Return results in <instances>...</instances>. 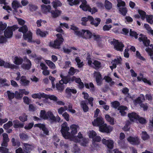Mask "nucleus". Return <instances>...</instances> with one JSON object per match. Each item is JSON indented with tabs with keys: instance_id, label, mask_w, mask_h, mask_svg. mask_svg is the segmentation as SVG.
Returning <instances> with one entry per match:
<instances>
[{
	"instance_id": "1",
	"label": "nucleus",
	"mask_w": 153,
	"mask_h": 153,
	"mask_svg": "<svg viewBox=\"0 0 153 153\" xmlns=\"http://www.w3.org/2000/svg\"><path fill=\"white\" fill-rule=\"evenodd\" d=\"M79 128V126L76 125H72L70 126V129L71 130V136L70 137L68 135V138H70L71 140L74 142L77 143H79L82 146H85L88 143V139L82 137V134L80 132L78 134L77 137L74 136L77 132V130ZM69 130V128L68 127V131Z\"/></svg>"
},
{
	"instance_id": "2",
	"label": "nucleus",
	"mask_w": 153,
	"mask_h": 153,
	"mask_svg": "<svg viewBox=\"0 0 153 153\" xmlns=\"http://www.w3.org/2000/svg\"><path fill=\"white\" fill-rule=\"evenodd\" d=\"M68 1L69 2V4L71 6L81 3L79 6L80 8L84 11L88 10L92 14L94 13L97 11V9L95 7L91 8L87 4V1L85 0H68Z\"/></svg>"
},
{
	"instance_id": "3",
	"label": "nucleus",
	"mask_w": 153,
	"mask_h": 153,
	"mask_svg": "<svg viewBox=\"0 0 153 153\" xmlns=\"http://www.w3.org/2000/svg\"><path fill=\"white\" fill-rule=\"evenodd\" d=\"M71 29L74 31L76 35L78 36H83L86 39L92 38V33L88 30H82L81 31H79L78 28L74 25L71 26Z\"/></svg>"
},
{
	"instance_id": "4",
	"label": "nucleus",
	"mask_w": 153,
	"mask_h": 153,
	"mask_svg": "<svg viewBox=\"0 0 153 153\" xmlns=\"http://www.w3.org/2000/svg\"><path fill=\"white\" fill-rule=\"evenodd\" d=\"M104 123L103 119L101 117L97 118L92 122L93 125L94 126H98L99 131L102 132H105L107 126V124Z\"/></svg>"
},
{
	"instance_id": "5",
	"label": "nucleus",
	"mask_w": 153,
	"mask_h": 153,
	"mask_svg": "<svg viewBox=\"0 0 153 153\" xmlns=\"http://www.w3.org/2000/svg\"><path fill=\"white\" fill-rule=\"evenodd\" d=\"M62 79L59 81V82L56 84V87L57 89L59 91H63L64 89V84H67V77L64 76L62 74L60 75Z\"/></svg>"
},
{
	"instance_id": "6",
	"label": "nucleus",
	"mask_w": 153,
	"mask_h": 153,
	"mask_svg": "<svg viewBox=\"0 0 153 153\" xmlns=\"http://www.w3.org/2000/svg\"><path fill=\"white\" fill-rule=\"evenodd\" d=\"M57 38L54 42H51L50 43L51 46L54 48H59L61 44L63 41L62 38V33H59L56 34Z\"/></svg>"
},
{
	"instance_id": "7",
	"label": "nucleus",
	"mask_w": 153,
	"mask_h": 153,
	"mask_svg": "<svg viewBox=\"0 0 153 153\" xmlns=\"http://www.w3.org/2000/svg\"><path fill=\"white\" fill-rule=\"evenodd\" d=\"M122 59L120 56H117L114 60H112L109 62L110 68L112 71L115 68L117 65H120L122 63Z\"/></svg>"
},
{
	"instance_id": "8",
	"label": "nucleus",
	"mask_w": 153,
	"mask_h": 153,
	"mask_svg": "<svg viewBox=\"0 0 153 153\" xmlns=\"http://www.w3.org/2000/svg\"><path fill=\"white\" fill-rule=\"evenodd\" d=\"M111 44L114 45V48L115 50L120 51H123V48L124 47V45L122 42L113 39V41L111 42Z\"/></svg>"
},
{
	"instance_id": "9",
	"label": "nucleus",
	"mask_w": 153,
	"mask_h": 153,
	"mask_svg": "<svg viewBox=\"0 0 153 153\" xmlns=\"http://www.w3.org/2000/svg\"><path fill=\"white\" fill-rule=\"evenodd\" d=\"M117 6L119 7V10L120 13L123 16L126 15L127 10L125 7H123L125 5V2L121 0H117Z\"/></svg>"
},
{
	"instance_id": "10",
	"label": "nucleus",
	"mask_w": 153,
	"mask_h": 153,
	"mask_svg": "<svg viewBox=\"0 0 153 153\" xmlns=\"http://www.w3.org/2000/svg\"><path fill=\"white\" fill-rule=\"evenodd\" d=\"M75 81L76 83L79 84V87L80 89L84 87V84L80 78H77L74 76L71 77H68V83L71 82H72Z\"/></svg>"
},
{
	"instance_id": "11",
	"label": "nucleus",
	"mask_w": 153,
	"mask_h": 153,
	"mask_svg": "<svg viewBox=\"0 0 153 153\" xmlns=\"http://www.w3.org/2000/svg\"><path fill=\"white\" fill-rule=\"evenodd\" d=\"M102 143L106 146L108 149H112L113 148L114 141L112 140L109 139L108 137L102 139Z\"/></svg>"
},
{
	"instance_id": "12",
	"label": "nucleus",
	"mask_w": 153,
	"mask_h": 153,
	"mask_svg": "<svg viewBox=\"0 0 153 153\" xmlns=\"http://www.w3.org/2000/svg\"><path fill=\"white\" fill-rule=\"evenodd\" d=\"M128 141L132 145H137L140 143V140L137 137L130 136L127 138Z\"/></svg>"
},
{
	"instance_id": "13",
	"label": "nucleus",
	"mask_w": 153,
	"mask_h": 153,
	"mask_svg": "<svg viewBox=\"0 0 153 153\" xmlns=\"http://www.w3.org/2000/svg\"><path fill=\"white\" fill-rule=\"evenodd\" d=\"M23 59L25 62L27 63L22 64L21 66L22 68L26 70L29 69L31 66V62L26 56L24 57Z\"/></svg>"
},
{
	"instance_id": "14",
	"label": "nucleus",
	"mask_w": 153,
	"mask_h": 153,
	"mask_svg": "<svg viewBox=\"0 0 153 153\" xmlns=\"http://www.w3.org/2000/svg\"><path fill=\"white\" fill-rule=\"evenodd\" d=\"M14 30L13 27H8L4 31V35L7 38L11 37L13 35V31Z\"/></svg>"
},
{
	"instance_id": "15",
	"label": "nucleus",
	"mask_w": 153,
	"mask_h": 153,
	"mask_svg": "<svg viewBox=\"0 0 153 153\" xmlns=\"http://www.w3.org/2000/svg\"><path fill=\"white\" fill-rule=\"evenodd\" d=\"M2 142L1 144V147H5L8 145V143L9 141V139L7 134L4 133L2 134Z\"/></svg>"
},
{
	"instance_id": "16",
	"label": "nucleus",
	"mask_w": 153,
	"mask_h": 153,
	"mask_svg": "<svg viewBox=\"0 0 153 153\" xmlns=\"http://www.w3.org/2000/svg\"><path fill=\"white\" fill-rule=\"evenodd\" d=\"M88 63L89 65L90 66L93 67L94 66L95 68H99L101 67L100 62L97 60H95L92 62L90 59H89L88 60Z\"/></svg>"
},
{
	"instance_id": "17",
	"label": "nucleus",
	"mask_w": 153,
	"mask_h": 153,
	"mask_svg": "<svg viewBox=\"0 0 153 153\" xmlns=\"http://www.w3.org/2000/svg\"><path fill=\"white\" fill-rule=\"evenodd\" d=\"M61 132L63 136L65 139H67V124L65 122L62 125Z\"/></svg>"
},
{
	"instance_id": "18",
	"label": "nucleus",
	"mask_w": 153,
	"mask_h": 153,
	"mask_svg": "<svg viewBox=\"0 0 153 153\" xmlns=\"http://www.w3.org/2000/svg\"><path fill=\"white\" fill-rule=\"evenodd\" d=\"M89 17L91 25H94L95 27H97L100 24L101 19L99 18H96L94 19L91 16H89Z\"/></svg>"
},
{
	"instance_id": "19",
	"label": "nucleus",
	"mask_w": 153,
	"mask_h": 153,
	"mask_svg": "<svg viewBox=\"0 0 153 153\" xmlns=\"http://www.w3.org/2000/svg\"><path fill=\"white\" fill-rule=\"evenodd\" d=\"M140 37L139 38V39L140 41H142L144 45L146 46L149 45L150 41L148 39L147 37L146 36L140 34Z\"/></svg>"
},
{
	"instance_id": "20",
	"label": "nucleus",
	"mask_w": 153,
	"mask_h": 153,
	"mask_svg": "<svg viewBox=\"0 0 153 153\" xmlns=\"http://www.w3.org/2000/svg\"><path fill=\"white\" fill-rule=\"evenodd\" d=\"M128 116L130 120L132 122H137L139 116L136 113L132 112L128 114Z\"/></svg>"
},
{
	"instance_id": "21",
	"label": "nucleus",
	"mask_w": 153,
	"mask_h": 153,
	"mask_svg": "<svg viewBox=\"0 0 153 153\" xmlns=\"http://www.w3.org/2000/svg\"><path fill=\"white\" fill-rule=\"evenodd\" d=\"M33 148V146L31 144L26 143H23V149L25 151V153L30 152Z\"/></svg>"
},
{
	"instance_id": "22",
	"label": "nucleus",
	"mask_w": 153,
	"mask_h": 153,
	"mask_svg": "<svg viewBox=\"0 0 153 153\" xmlns=\"http://www.w3.org/2000/svg\"><path fill=\"white\" fill-rule=\"evenodd\" d=\"M94 76L96 78L97 84L98 85H100L102 82L101 76L100 73L95 72L94 74Z\"/></svg>"
},
{
	"instance_id": "23",
	"label": "nucleus",
	"mask_w": 153,
	"mask_h": 153,
	"mask_svg": "<svg viewBox=\"0 0 153 153\" xmlns=\"http://www.w3.org/2000/svg\"><path fill=\"white\" fill-rule=\"evenodd\" d=\"M82 94L83 95V97L84 99L88 100L89 103L91 105V107H92L93 106V101L94 100L93 98L92 97L88 98L89 95L87 93L85 92H83Z\"/></svg>"
},
{
	"instance_id": "24",
	"label": "nucleus",
	"mask_w": 153,
	"mask_h": 153,
	"mask_svg": "<svg viewBox=\"0 0 153 153\" xmlns=\"http://www.w3.org/2000/svg\"><path fill=\"white\" fill-rule=\"evenodd\" d=\"M2 66L6 68H10L13 69H16L17 68V66L16 65L11 64L10 62H5L4 61V64H3Z\"/></svg>"
},
{
	"instance_id": "25",
	"label": "nucleus",
	"mask_w": 153,
	"mask_h": 153,
	"mask_svg": "<svg viewBox=\"0 0 153 153\" xmlns=\"http://www.w3.org/2000/svg\"><path fill=\"white\" fill-rule=\"evenodd\" d=\"M34 126L39 127L40 129H42L44 133L46 135H48V129L45 127V126L43 124H36Z\"/></svg>"
},
{
	"instance_id": "26",
	"label": "nucleus",
	"mask_w": 153,
	"mask_h": 153,
	"mask_svg": "<svg viewBox=\"0 0 153 153\" xmlns=\"http://www.w3.org/2000/svg\"><path fill=\"white\" fill-rule=\"evenodd\" d=\"M23 59L20 57L16 56L14 59L13 63L16 65H21L23 61Z\"/></svg>"
},
{
	"instance_id": "27",
	"label": "nucleus",
	"mask_w": 153,
	"mask_h": 153,
	"mask_svg": "<svg viewBox=\"0 0 153 153\" xmlns=\"http://www.w3.org/2000/svg\"><path fill=\"white\" fill-rule=\"evenodd\" d=\"M32 33L30 32H28L27 33H24L23 37L25 40H28V42H31L32 39Z\"/></svg>"
},
{
	"instance_id": "28",
	"label": "nucleus",
	"mask_w": 153,
	"mask_h": 153,
	"mask_svg": "<svg viewBox=\"0 0 153 153\" xmlns=\"http://www.w3.org/2000/svg\"><path fill=\"white\" fill-rule=\"evenodd\" d=\"M145 98L143 94H141L139 97L134 101V102L135 105L140 103L141 102L144 101Z\"/></svg>"
},
{
	"instance_id": "29",
	"label": "nucleus",
	"mask_w": 153,
	"mask_h": 153,
	"mask_svg": "<svg viewBox=\"0 0 153 153\" xmlns=\"http://www.w3.org/2000/svg\"><path fill=\"white\" fill-rule=\"evenodd\" d=\"M4 95L7 96L9 100H11L15 97V94L10 91H7L4 93Z\"/></svg>"
},
{
	"instance_id": "30",
	"label": "nucleus",
	"mask_w": 153,
	"mask_h": 153,
	"mask_svg": "<svg viewBox=\"0 0 153 153\" xmlns=\"http://www.w3.org/2000/svg\"><path fill=\"white\" fill-rule=\"evenodd\" d=\"M13 8L14 10L16 12V9L19 7H22L19 3L16 0H14L12 4Z\"/></svg>"
},
{
	"instance_id": "31",
	"label": "nucleus",
	"mask_w": 153,
	"mask_h": 153,
	"mask_svg": "<svg viewBox=\"0 0 153 153\" xmlns=\"http://www.w3.org/2000/svg\"><path fill=\"white\" fill-rule=\"evenodd\" d=\"M127 110V107L123 106H120L118 108V110L119 111V112L122 116H124L126 114V113L125 111Z\"/></svg>"
},
{
	"instance_id": "32",
	"label": "nucleus",
	"mask_w": 153,
	"mask_h": 153,
	"mask_svg": "<svg viewBox=\"0 0 153 153\" xmlns=\"http://www.w3.org/2000/svg\"><path fill=\"white\" fill-rule=\"evenodd\" d=\"M14 127L15 128H22L24 126V124L21 123L18 120H15L13 121Z\"/></svg>"
},
{
	"instance_id": "33",
	"label": "nucleus",
	"mask_w": 153,
	"mask_h": 153,
	"mask_svg": "<svg viewBox=\"0 0 153 153\" xmlns=\"http://www.w3.org/2000/svg\"><path fill=\"white\" fill-rule=\"evenodd\" d=\"M20 79V83L22 85L26 86L29 84V81L26 79L25 76H22Z\"/></svg>"
},
{
	"instance_id": "34",
	"label": "nucleus",
	"mask_w": 153,
	"mask_h": 153,
	"mask_svg": "<svg viewBox=\"0 0 153 153\" xmlns=\"http://www.w3.org/2000/svg\"><path fill=\"white\" fill-rule=\"evenodd\" d=\"M36 33L37 35H39L42 37H45L48 34L47 31H42L39 29H37L36 30Z\"/></svg>"
},
{
	"instance_id": "35",
	"label": "nucleus",
	"mask_w": 153,
	"mask_h": 153,
	"mask_svg": "<svg viewBox=\"0 0 153 153\" xmlns=\"http://www.w3.org/2000/svg\"><path fill=\"white\" fill-rule=\"evenodd\" d=\"M41 7L42 11L45 13L50 12L51 9V7L50 5L43 4L41 5Z\"/></svg>"
},
{
	"instance_id": "36",
	"label": "nucleus",
	"mask_w": 153,
	"mask_h": 153,
	"mask_svg": "<svg viewBox=\"0 0 153 153\" xmlns=\"http://www.w3.org/2000/svg\"><path fill=\"white\" fill-rule=\"evenodd\" d=\"M46 94L44 93H39L37 94H34L32 95V97L34 98L40 99L42 97L45 98Z\"/></svg>"
},
{
	"instance_id": "37",
	"label": "nucleus",
	"mask_w": 153,
	"mask_h": 153,
	"mask_svg": "<svg viewBox=\"0 0 153 153\" xmlns=\"http://www.w3.org/2000/svg\"><path fill=\"white\" fill-rule=\"evenodd\" d=\"M87 134L90 138L93 139L97 135V133L94 130H89L87 132Z\"/></svg>"
},
{
	"instance_id": "38",
	"label": "nucleus",
	"mask_w": 153,
	"mask_h": 153,
	"mask_svg": "<svg viewBox=\"0 0 153 153\" xmlns=\"http://www.w3.org/2000/svg\"><path fill=\"white\" fill-rule=\"evenodd\" d=\"M51 13L52 16L54 18H56L60 15L61 11L58 10H56L55 11H51Z\"/></svg>"
},
{
	"instance_id": "39",
	"label": "nucleus",
	"mask_w": 153,
	"mask_h": 153,
	"mask_svg": "<svg viewBox=\"0 0 153 153\" xmlns=\"http://www.w3.org/2000/svg\"><path fill=\"white\" fill-rule=\"evenodd\" d=\"M80 105L84 112H86L88 111L89 109L88 107L87 106L85 101H82L81 102Z\"/></svg>"
},
{
	"instance_id": "40",
	"label": "nucleus",
	"mask_w": 153,
	"mask_h": 153,
	"mask_svg": "<svg viewBox=\"0 0 153 153\" xmlns=\"http://www.w3.org/2000/svg\"><path fill=\"white\" fill-rule=\"evenodd\" d=\"M106 120L110 123L111 124L114 125V119L111 117L108 114H106L105 117Z\"/></svg>"
},
{
	"instance_id": "41",
	"label": "nucleus",
	"mask_w": 153,
	"mask_h": 153,
	"mask_svg": "<svg viewBox=\"0 0 153 153\" xmlns=\"http://www.w3.org/2000/svg\"><path fill=\"white\" fill-rule=\"evenodd\" d=\"M11 142L12 146H14L19 147L20 145L19 141L18 140H16L14 138L12 139Z\"/></svg>"
},
{
	"instance_id": "42",
	"label": "nucleus",
	"mask_w": 153,
	"mask_h": 153,
	"mask_svg": "<svg viewBox=\"0 0 153 153\" xmlns=\"http://www.w3.org/2000/svg\"><path fill=\"white\" fill-rule=\"evenodd\" d=\"M144 26L147 31V33H148L153 36V30L152 29L149 25L147 24H145Z\"/></svg>"
},
{
	"instance_id": "43",
	"label": "nucleus",
	"mask_w": 153,
	"mask_h": 153,
	"mask_svg": "<svg viewBox=\"0 0 153 153\" xmlns=\"http://www.w3.org/2000/svg\"><path fill=\"white\" fill-rule=\"evenodd\" d=\"M45 62L48 66L51 68L53 69L56 68V66L55 64L51 61L50 60H46Z\"/></svg>"
},
{
	"instance_id": "44",
	"label": "nucleus",
	"mask_w": 153,
	"mask_h": 153,
	"mask_svg": "<svg viewBox=\"0 0 153 153\" xmlns=\"http://www.w3.org/2000/svg\"><path fill=\"white\" fill-rule=\"evenodd\" d=\"M141 138L144 140H148L149 138V136L146 131H142L140 134Z\"/></svg>"
},
{
	"instance_id": "45",
	"label": "nucleus",
	"mask_w": 153,
	"mask_h": 153,
	"mask_svg": "<svg viewBox=\"0 0 153 153\" xmlns=\"http://www.w3.org/2000/svg\"><path fill=\"white\" fill-rule=\"evenodd\" d=\"M85 87L88 89H90L91 91H94L95 90L94 86L92 82H90L89 84L85 83Z\"/></svg>"
},
{
	"instance_id": "46",
	"label": "nucleus",
	"mask_w": 153,
	"mask_h": 153,
	"mask_svg": "<svg viewBox=\"0 0 153 153\" xmlns=\"http://www.w3.org/2000/svg\"><path fill=\"white\" fill-rule=\"evenodd\" d=\"M90 16L87 17H83L81 19V24L82 25L84 26L87 25V22L89 20V17Z\"/></svg>"
},
{
	"instance_id": "47",
	"label": "nucleus",
	"mask_w": 153,
	"mask_h": 153,
	"mask_svg": "<svg viewBox=\"0 0 153 153\" xmlns=\"http://www.w3.org/2000/svg\"><path fill=\"white\" fill-rule=\"evenodd\" d=\"M52 4L53 7L56 8L57 7L60 6L62 5L61 2L59 0H55L52 2Z\"/></svg>"
},
{
	"instance_id": "48",
	"label": "nucleus",
	"mask_w": 153,
	"mask_h": 153,
	"mask_svg": "<svg viewBox=\"0 0 153 153\" xmlns=\"http://www.w3.org/2000/svg\"><path fill=\"white\" fill-rule=\"evenodd\" d=\"M28 7L29 10L32 12L36 10L38 8L37 6L32 4H30L28 6Z\"/></svg>"
},
{
	"instance_id": "49",
	"label": "nucleus",
	"mask_w": 153,
	"mask_h": 153,
	"mask_svg": "<svg viewBox=\"0 0 153 153\" xmlns=\"http://www.w3.org/2000/svg\"><path fill=\"white\" fill-rule=\"evenodd\" d=\"M104 5L105 8L108 10H110L112 7L111 3L107 0L105 1Z\"/></svg>"
},
{
	"instance_id": "50",
	"label": "nucleus",
	"mask_w": 153,
	"mask_h": 153,
	"mask_svg": "<svg viewBox=\"0 0 153 153\" xmlns=\"http://www.w3.org/2000/svg\"><path fill=\"white\" fill-rule=\"evenodd\" d=\"M45 98L46 99L49 98L51 100H53L55 102L57 101L58 100L56 96L53 95H46Z\"/></svg>"
},
{
	"instance_id": "51",
	"label": "nucleus",
	"mask_w": 153,
	"mask_h": 153,
	"mask_svg": "<svg viewBox=\"0 0 153 153\" xmlns=\"http://www.w3.org/2000/svg\"><path fill=\"white\" fill-rule=\"evenodd\" d=\"M75 60L79 68H81L84 65L83 62L81 61L79 57H76L75 59Z\"/></svg>"
},
{
	"instance_id": "52",
	"label": "nucleus",
	"mask_w": 153,
	"mask_h": 153,
	"mask_svg": "<svg viewBox=\"0 0 153 153\" xmlns=\"http://www.w3.org/2000/svg\"><path fill=\"white\" fill-rule=\"evenodd\" d=\"M147 21L151 24H153V16L152 15H147L146 16Z\"/></svg>"
},
{
	"instance_id": "53",
	"label": "nucleus",
	"mask_w": 153,
	"mask_h": 153,
	"mask_svg": "<svg viewBox=\"0 0 153 153\" xmlns=\"http://www.w3.org/2000/svg\"><path fill=\"white\" fill-rule=\"evenodd\" d=\"M40 117L43 119L48 118V117L44 110H41L40 113Z\"/></svg>"
},
{
	"instance_id": "54",
	"label": "nucleus",
	"mask_w": 153,
	"mask_h": 153,
	"mask_svg": "<svg viewBox=\"0 0 153 153\" xmlns=\"http://www.w3.org/2000/svg\"><path fill=\"white\" fill-rule=\"evenodd\" d=\"M27 30L28 28L26 25L23 26L19 29V31L22 32L23 34L25 33Z\"/></svg>"
},
{
	"instance_id": "55",
	"label": "nucleus",
	"mask_w": 153,
	"mask_h": 153,
	"mask_svg": "<svg viewBox=\"0 0 153 153\" xmlns=\"http://www.w3.org/2000/svg\"><path fill=\"white\" fill-rule=\"evenodd\" d=\"M79 72V71L78 70L75 69L74 68L71 67L69 72V74L70 75H73L76 73H78Z\"/></svg>"
},
{
	"instance_id": "56",
	"label": "nucleus",
	"mask_w": 153,
	"mask_h": 153,
	"mask_svg": "<svg viewBox=\"0 0 153 153\" xmlns=\"http://www.w3.org/2000/svg\"><path fill=\"white\" fill-rule=\"evenodd\" d=\"M13 125V123L12 121H9L7 123L4 125V128L5 129H8Z\"/></svg>"
},
{
	"instance_id": "57",
	"label": "nucleus",
	"mask_w": 153,
	"mask_h": 153,
	"mask_svg": "<svg viewBox=\"0 0 153 153\" xmlns=\"http://www.w3.org/2000/svg\"><path fill=\"white\" fill-rule=\"evenodd\" d=\"M27 116L25 114H24L19 117V119L22 122L26 121L27 120Z\"/></svg>"
},
{
	"instance_id": "58",
	"label": "nucleus",
	"mask_w": 153,
	"mask_h": 153,
	"mask_svg": "<svg viewBox=\"0 0 153 153\" xmlns=\"http://www.w3.org/2000/svg\"><path fill=\"white\" fill-rule=\"evenodd\" d=\"M138 12L140 15L142 19H144L146 17V13L145 12L140 10H138Z\"/></svg>"
},
{
	"instance_id": "59",
	"label": "nucleus",
	"mask_w": 153,
	"mask_h": 153,
	"mask_svg": "<svg viewBox=\"0 0 153 153\" xmlns=\"http://www.w3.org/2000/svg\"><path fill=\"white\" fill-rule=\"evenodd\" d=\"M129 34L130 36L134 37L135 39H137V36L138 34L136 32L132 30L131 29L130 30Z\"/></svg>"
},
{
	"instance_id": "60",
	"label": "nucleus",
	"mask_w": 153,
	"mask_h": 153,
	"mask_svg": "<svg viewBox=\"0 0 153 153\" xmlns=\"http://www.w3.org/2000/svg\"><path fill=\"white\" fill-rule=\"evenodd\" d=\"M113 127L110 126H107L105 132L107 133H110L113 130Z\"/></svg>"
},
{
	"instance_id": "61",
	"label": "nucleus",
	"mask_w": 153,
	"mask_h": 153,
	"mask_svg": "<svg viewBox=\"0 0 153 153\" xmlns=\"http://www.w3.org/2000/svg\"><path fill=\"white\" fill-rule=\"evenodd\" d=\"M49 79L51 81L53 88H55L56 86L54 81L55 80V79L51 76H49Z\"/></svg>"
},
{
	"instance_id": "62",
	"label": "nucleus",
	"mask_w": 153,
	"mask_h": 153,
	"mask_svg": "<svg viewBox=\"0 0 153 153\" xmlns=\"http://www.w3.org/2000/svg\"><path fill=\"white\" fill-rule=\"evenodd\" d=\"M111 106L115 108H117L120 105V103L117 101H115L111 103Z\"/></svg>"
},
{
	"instance_id": "63",
	"label": "nucleus",
	"mask_w": 153,
	"mask_h": 153,
	"mask_svg": "<svg viewBox=\"0 0 153 153\" xmlns=\"http://www.w3.org/2000/svg\"><path fill=\"white\" fill-rule=\"evenodd\" d=\"M136 55L137 58L143 61H145V59L140 54L138 51H137L136 52Z\"/></svg>"
},
{
	"instance_id": "64",
	"label": "nucleus",
	"mask_w": 153,
	"mask_h": 153,
	"mask_svg": "<svg viewBox=\"0 0 153 153\" xmlns=\"http://www.w3.org/2000/svg\"><path fill=\"white\" fill-rule=\"evenodd\" d=\"M19 136L20 138L23 140H25L28 138V136L24 133L20 134Z\"/></svg>"
}]
</instances>
